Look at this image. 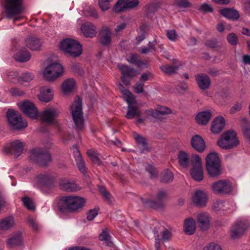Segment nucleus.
Returning a JSON list of instances; mask_svg holds the SVG:
<instances>
[{
	"instance_id": "obj_5",
	"label": "nucleus",
	"mask_w": 250,
	"mask_h": 250,
	"mask_svg": "<svg viewBox=\"0 0 250 250\" xmlns=\"http://www.w3.org/2000/svg\"><path fill=\"white\" fill-rule=\"evenodd\" d=\"M60 49L65 54L73 58L79 57L82 53V46L77 41L65 39L61 42Z\"/></svg>"
},
{
	"instance_id": "obj_25",
	"label": "nucleus",
	"mask_w": 250,
	"mask_h": 250,
	"mask_svg": "<svg viewBox=\"0 0 250 250\" xmlns=\"http://www.w3.org/2000/svg\"><path fill=\"white\" fill-rule=\"evenodd\" d=\"M22 239L19 233H16L12 234L6 240V244L9 248H14L21 245Z\"/></svg>"
},
{
	"instance_id": "obj_13",
	"label": "nucleus",
	"mask_w": 250,
	"mask_h": 250,
	"mask_svg": "<svg viewBox=\"0 0 250 250\" xmlns=\"http://www.w3.org/2000/svg\"><path fill=\"white\" fill-rule=\"evenodd\" d=\"M138 0H118L113 8L116 13L135 8L139 4Z\"/></svg>"
},
{
	"instance_id": "obj_62",
	"label": "nucleus",
	"mask_w": 250,
	"mask_h": 250,
	"mask_svg": "<svg viewBox=\"0 0 250 250\" xmlns=\"http://www.w3.org/2000/svg\"><path fill=\"white\" fill-rule=\"evenodd\" d=\"M147 171L150 174L151 178H155L158 175L156 169L151 165H148L146 168Z\"/></svg>"
},
{
	"instance_id": "obj_10",
	"label": "nucleus",
	"mask_w": 250,
	"mask_h": 250,
	"mask_svg": "<svg viewBox=\"0 0 250 250\" xmlns=\"http://www.w3.org/2000/svg\"><path fill=\"white\" fill-rule=\"evenodd\" d=\"M32 160L40 167H47L52 161L51 155L40 148L32 149Z\"/></svg>"
},
{
	"instance_id": "obj_53",
	"label": "nucleus",
	"mask_w": 250,
	"mask_h": 250,
	"mask_svg": "<svg viewBox=\"0 0 250 250\" xmlns=\"http://www.w3.org/2000/svg\"><path fill=\"white\" fill-rule=\"evenodd\" d=\"M112 0H99L98 5L103 11L108 10L110 7V2Z\"/></svg>"
},
{
	"instance_id": "obj_47",
	"label": "nucleus",
	"mask_w": 250,
	"mask_h": 250,
	"mask_svg": "<svg viewBox=\"0 0 250 250\" xmlns=\"http://www.w3.org/2000/svg\"><path fill=\"white\" fill-rule=\"evenodd\" d=\"M178 68L179 67L178 66H173L169 65H162L160 67L161 70L168 75L175 74Z\"/></svg>"
},
{
	"instance_id": "obj_57",
	"label": "nucleus",
	"mask_w": 250,
	"mask_h": 250,
	"mask_svg": "<svg viewBox=\"0 0 250 250\" xmlns=\"http://www.w3.org/2000/svg\"><path fill=\"white\" fill-rule=\"evenodd\" d=\"M224 203H225L222 201H216L213 203L212 206L213 209L216 212H218L221 210H225Z\"/></svg>"
},
{
	"instance_id": "obj_11",
	"label": "nucleus",
	"mask_w": 250,
	"mask_h": 250,
	"mask_svg": "<svg viewBox=\"0 0 250 250\" xmlns=\"http://www.w3.org/2000/svg\"><path fill=\"white\" fill-rule=\"evenodd\" d=\"M232 184L228 180H218L211 185L212 192L216 194H228L232 191Z\"/></svg>"
},
{
	"instance_id": "obj_49",
	"label": "nucleus",
	"mask_w": 250,
	"mask_h": 250,
	"mask_svg": "<svg viewBox=\"0 0 250 250\" xmlns=\"http://www.w3.org/2000/svg\"><path fill=\"white\" fill-rule=\"evenodd\" d=\"M156 43V40H155L153 42H149L148 45V47H143L140 49V52L143 54H148L151 50H155V44Z\"/></svg>"
},
{
	"instance_id": "obj_45",
	"label": "nucleus",
	"mask_w": 250,
	"mask_h": 250,
	"mask_svg": "<svg viewBox=\"0 0 250 250\" xmlns=\"http://www.w3.org/2000/svg\"><path fill=\"white\" fill-rule=\"evenodd\" d=\"M173 5L182 9H187L192 7V3L188 0H174Z\"/></svg>"
},
{
	"instance_id": "obj_24",
	"label": "nucleus",
	"mask_w": 250,
	"mask_h": 250,
	"mask_svg": "<svg viewBox=\"0 0 250 250\" xmlns=\"http://www.w3.org/2000/svg\"><path fill=\"white\" fill-rule=\"evenodd\" d=\"M225 120L222 117H216L212 122L211 130L214 133H218L224 128Z\"/></svg>"
},
{
	"instance_id": "obj_60",
	"label": "nucleus",
	"mask_w": 250,
	"mask_h": 250,
	"mask_svg": "<svg viewBox=\"0 0 250 250\" xmlns=\"http://www.w3.org/2000/svg\"><path fill=\"white\" fill-rule=\"evenodd\" d=\"M144 83L137 82L133 86L134 92L136 93L139 94L144 92Z\"/></svg>"
},
{
	"instance_id": "obj_52",
	"label": "nucleus",
	"mask_w": 250,
	"mask_h": 250,
	"mask_svg": "<svg viewBox=\"0 0 250 250\" xmlns=\"http://www.w3.org/2000/svg\"><path fill=\"white\" fill-rule=\"evenodd\" d=\"M127 61L137 66H140L141 65L144 64V62L138 59L137 55L133 54H131L130 55L129 58L127 59Z\"/></svg>"
},
{
	"instance_id": "obj_50",
	"label": "nucleus",
	"mask_w": 250,
	"mask_h": 250,
	"mask_svg": "<svg viewBox=\"0 0 250 250\" xmlns=\"http://www.w3.org/2000/svg\"><path fill=\"white\" fill-rule=\"evenodd\" d=\"M191 162L192 167L202 166L201 159L198 155L192 154L191 156Z\"/></svg>"
},
{
	"instance_id": "obj_56",
	"label": "nucleus",
	"mask_w": 250,
	"mask_h": 250,
	"mask_svg": "<svg viewBox=\"0 0 250 250\" xmlns=\"http://www.w3.org/2000/svg\"><path fill=\"white\" fill-rule=\"evenodd\" d=\"M198 10L204 12L205 13H212L214 9L211 5L204 3L201 5V6L198 8Z\"/></svg>"
},
{
	"instance_id": "obj_59",
	"label": "nucleus",
	"mask_w": 250,
	"mask_h": 250,
	"mask_svg": "<svg viewBox=\"0 0 250 250\" xmlns=\"http://www.w3.org/2000/svg\"><path fill=\"white\" fill-rule=\"evenodd\" d=\"M99 208H94L92 209H90L87 213V219L88 221H92L98 215V212Z\"/></svg>"
},
{
	"instance_id": "obj_31",
	"label": "nucleus",
	"mask_w": 250,
	"mask_h": 250,
	"mask_svg": "<svg viewBox=\"0 0 250 250\" xmlns=\"http://www.w3.org/2000/svg\"><path fill=\"white\" fill-rule=\"evenodd\" d=\"M211 113L209 111H204L199 112L196 117V120L198 124L202 125H206L210 120Z\"/></svg>"
},
{
	"instance_id": "obj_64",
	"label": "nucleus",
	"mask_w": 250,
	"mask_h": 250,
	"mask_svg": "<svg viewBox=\"0 0 250 250\" xmlns=\"http://www.w3.org/2000/svg\"><path fill=\"white\" fill-rule=\"evenodd\" d=\"M171 232L167 229H165V230L162 232V239L164 241H169L171 239Z\"/></svg>"
},
{
	"instance_id": "obj_51",
	"label": "nucleus",
	"mask_w": 250,
	"mask_h": 250,
	"mask_svg": "<svg viewBox=\"0 0 250 250\" xmlns=\"http://www.w3.org/2000/svg\"><path fill=\"white\" fill-rule=\"evenodd\" d=\"M42 42L40 39L32 37V51H39L42 46Z\"/></svg>"
},
{
	"instance_id": "obj_61",
	"label": "nucleus",
	"mask_w": 250,
	"mask_h": 250,
	"mask_svg": "<svg viewBox=\"0 0 250 250\" xmlns=\"http://www.w3.org/2000/svg\"><path fill=\"white\" fill-rule=\"evenodd\" d=\"M154 236L155 237V247L156 248V250H161L160 249V238L158 234V230L154 229L153 231Z\"/></svg>"
},
{
	"instance_id": "obj_4",
	"label": "nucleus",
	"mask_w": 250,
	"mask_h": 250,
	"mask_svg": "<svg viewBox=\"0 0 250 250\" xmlns=\"http://www.w3.org/2000/svg\"><path fill=\"white\" fill-rule=\"evenodd\" d=\"M4 9L7 19L14 18V21L19 20L17 16L23 11V0H4Z\"/></svg>"
},
{
	"instance_id": "obj_40",
	"label": "nucleus",
	"mask_w": 250,
	"mask_h": 250,
	"mask_svg": "<svg viewBox=\"0 0 250 250\" xmlns=\"http://www.w3.org/2000/svg\"><path fill=\"white\" fill-rule=\"evenodd\" d=\"M133 136L137 144L141 145L142 146L141 152H143L145 150H148L147 143L145 137L136 133H134Z\"/></svg>"
},
{
	"instance_id": "obj_16",
	"label": "nucleus",
	"mask_w": 250,
	"mask_h": 250,
	"mask_svg": "<svg viewBox=\"0 0 250 250\" xmlns=\"http://www.w3.org/2000/svg\"><path fill=\"white\" fill-rule=\"evenodd\" d=\"M248 228V226L243 222H238L233 226L231 231V236L233 239L241 237Z\"/></svg>"
},
{
	"instance_id": "obj_17",
	"label": "nucleus",
	"mask_w": 250,
	"mask_h": 250,
	"mask_svg": "<svg viewBox=\"0 0 250 250\" xmlns=\"http://www.w3.org/2000/svg\"><path fill=\"white\" fill-rule=\"evenodd\" d=\"M170 113L171 110L166 106H160L156 109H149L145 111L147 117L150 116L157 119H160L161 118V115L169 114Z\"/></svg>"
},
{
	"instance_id": "obj_32",
	"label": "nucleus",
	"mask_w": 250,
	"mask_h": 250,
	"mask_svg": "<svg viewBox=\"0 0 250 250\" xmlns=\"http://www.w3.org/2000/svg\"><path fill=\"white\" fill-rule=\"evenodd\" d=\"M59 187L61 189L67 192L76 191L79 189V187L75 183L63 180L61 181Z\"/></svg>"
},
{
	"instance_id": "obj_36",
	"label": "nucleus",
	"mask_w": 250,
	"mask_h": 250,
	"mask_svg": "<svg viewBox=\"0 0 250 250\" xmlns=\"http://www.w3.org/2000/svg\"><path fill=\"white\" fill-rule=\"evenodd\" d=\"M191 175L195 181H201L204 177L203 167H192Z\"/></svg>"
},
{
	"instance_id": "obj_22",
	"label": "nucleus",
	"mask_w": 250,
	"mask_h": 250,
	"mask_svg": "<svg viewBox=\"0 0 250 250\" xmlns=\"http://www.w3.org/2000/svg\"><path fill=\"white\" fill-rule=\"evenodd\" d=\"M38 99L40 101L48 103L53 98L52 89L46 86L42 87L40 89V92L38 94Z\"/></svg>"
},
{
	"instance_id": "obj_43",
	"label": "nucleus",
	"mask_w": 250,
	"mask_h": 250,
	"mask_svg": "<svg viewBox=\"0 0 250 250\" xmlns=\"http://www.w3.org/2000/svg\"><path fill=\"white\" fill-rule=\"evenodd\" d=\"M99 239L100 241H104L106 246L112 247V242L110 241V236L109 235L107 229H104L102 232L99 235Z\"/></svg>"
},
{
	"instance_id": "obj_39",
	"label": "nucleus",
	"mask_w": 250,
	"mask_h": 250,
	"mask_svg": "<svg viewBox=\"0 0 250 250\" xmlns=\"http://www.w3.org/2000/svg\"><path fill=\"white\" fill-rule=\"evenodd\" d=\"M178 160L179 165L183 167H187L189 164V158L188 154L183 151H181L178 155Z\"/></svg>"
},
{
	"instance_id": "obj_6",
	"label": "nucleus",
	"mask_w": 250,
	"mask_h": 250,
	"mask_svg": "<svg viewBox=\"0 0 250 250\" xmlns=\"http://www.w3.org/2000/svg\"><path fill=\"white\" fill-rule=\"evenodd\" d=\"M47 62H50L43 71V77L48 82H52L62 76L63 69L62 65L57 62H50L49 59Z\"/></svg>"
},
{
	"instance_id": "obj_9",
	"label": "nucleus",
	"mask_w": 250,
	"mask_h": 250,
	"mask_svg": "<svg viewBox=\"0 0 250 250\" xmlns=\"http://www.w3.org/2000/svg\"><path fill=\"white\" fill-rule=\"evenodd\" d=\"M6 117L9 125L13 129L20 130L27 126V122L23 120L21 114L14 109H8Z\"/></svg>"
},
{
	"instance_id": "obj_48",
	"label": "nucleus",
	"mask_w": 250,
	"mask_h": 250,
	"mask_svg": "<svg viewBox=\"0 0 250 250\" xmlns=\"http://www.w3.org/2000/svg\"><path fill=\"white\" fill-rule=\"evenodd\" d=\"M99 191L102 194L103 198L105 199V201L110 205H112V202L110 198V193L106 190L105 188L103 186H98Z\"/></svg>"
},
{
	"instance_id": "obj_38",
	"label": "nucleus",
	"mask_w": 250,
	"mask_h": 250,
	"mask_svg": "<svg viewBox=\"0 0 250 250\" xmlns=\"http://www.w3.org/2000/svg\"><path fill=\"white\" fill-rule=\"evenodd\" d=\"M35 180L40 185L48 186L51 183L50 177L47 174H39L36 176Z\"/></svg>"
},
{
	"instance_id": "obj_28",
	"label": "nucleus",
	"mask_w": 250,
	"mask_h": 250,
	"mask_svg": "<svg viewBox=\"0 0 250 250\" xmlns=\"http://www.w3.org/2000/svg\"><path fill=\"white\" fill-rule=\"evenodd\" d=\"M17 106L21 112L31 118V102L30 100H23L17 103Z\"/></svg>"
},
{
	"instance_id": "obj_34",
	"label": "nucleus",
	"mask_w": 250,
	"mask_h": 250,
	"mask_svg": "<svg viewBox=\"0 0 250 250\" xmlns=\"http://www.w3.org/2000/svg\"><path fill=\"white\" fill-rule=\"evenodd\" d=\"M75 81L73 79H68L65 80L62 84V89L63 93L68 94L74 89Z\"/></svg>"
},
{
	"instance_id": "obj_15",
	"label": "nucleus",
	"mask_w": 250,
	"mask_h": 250,
	"mask_svg": "<svg viewBox=\"0 0 250 250\" xmlns=\"http://www.w3.org/2000/svg\"><path fill=\"white\" fill-rule=\"evenodd\" d=\"M111 30L106 26H103L99 31L98 39L100 43L105 46L110 45L112 41Z\"/></svg>"
},
{
	"instance_id": "obj_12",
	"label": "nucleus",
	"mask_w": 250,
	"mask_h": 250,
	"mask_svg": "<svg viewBox=\"0 0 250 250\" xmlns=\"http://www.w3.org/2000/svg\"><path fill=\"white\" fill-rule=\"evenodd\" d=\"M24 144L20 140H15L7 145L4 148V151L9 153L14 157H19L23 152L24 149Z\"/></svg>"
},
{
	"instance_id": "obj_2",
	"label": "nucleus",
	"mask_w": 250,
	"mask_h": 250,
	"mask_svg": "<svg viewBox=\"0 0 250 250\" xmlns=\"http://www.w3.org/2000/svg\"><path fill=\"white\" fill-rule=\"evenodd\" d=\"M206 168L209 177H216L221 174V161L217 153L211 152L207 155Z\"/></svg>"
},
{
	"instance_id": "obj_29",
	"label": "nucleus",
	"mask_w": 250,
	"mask_h": 250,
	"mask_svg": "<svg viewBox=\"0 0 250 250\" xmlns=\"http://www.w3.org/2000/svg\"><path fill=\"white\" fill-rule=\"evenodd\" d=\"M220 14L225 18L232 20H237L240 15L238 12L233 9L225 8L220 10Z\"/></svg>"
},
{
	"instance_id": "obj_19",
	"label": "nucleus",
	"mask_w": 250,
	"mask_h": 250,
	"mask_svg": "<svg viewBox=\"0 0 250 250\" xmlns=\"http://www.w3.org/2000/svg\"><path fill=\"white\" fill-rule=\"evenodd\" d=\"M15 225L14 218L7 216L0 220V234L11 229Z\"/></svg>"
},
{
	"instance_id": "obj_21",
	"label": "nucleus",
	"mask_w": 250,
	"mask_h": 250,
	"mask_svg": "<svg viewBox=\"0 0 250 250\" xmlns=\"http://www.w3.org/2000/svg\"><path fill=\"white\" fill-rule=\"evenodd\" d=\"M195 80L198 87L202 90L208 89L211 84L210 78L205 74H200L195 76Z\"/></svg>"
},
{
	"instance_id": "obj_44",
	"label": "nucleus",
	"mask_w": 250,
	"mask_h": 250,
	"mask_svg": "<svg viewBox=\"0 0 250 250\" xmlns=\"http://www.w3.org/2000/svg\"><path fill=\"white\" fill-rule=\"evenodd\" d=\"M75 158L77 165L79 170L81 172L84 173V172H86L85 163L83 160L82 159L81 155L79 150H78L76 152Z\"/></svg>"
},
{
	"instance_id": "obj_14",
	"label": "nucleus",
	"mask_w": 250,
	"mask_h": 250,
	"mask_svg": "<svg viewBox=\"0 0 250 250\" xmlns=\"http://www.w3.org/2000/svg\"><path fill=\"white\" fill-rule=\"evenodd\" d=\"M59 112L56 108H48L44 110L41 114V120L47 124L55 123V119L58 116Z\"/></svg>"
},
{
	"instance_id": "obj_8",
	"label": "nucleus",
	"mask_w": 250,
	"mask_h": 250,
	"mask_svg": "<svg viewBox=\"0 0 250 250\" xmlns=\"http://www.w3.org/2000/svg\"><path fill=\"white\" fill-rule=\"evenodd\" d=\"M236 135V133L234 131H227L218 140L217 144L225 149H231L236 147L239 142Z\"/></svg>"
},
{
	"instance_id": "obj_63",
	"label": "nucleus",
	"mask_w": 250,
	"mask_h": 250,
	"mask_svg": "<svg viewBox=\"0 0 250 250\" xmlns=\"http://www.w3.org/2000/svg\"><path fill=\"white\" fill-rule=\"evenodd\" d=\"M86 12L87 16H89L96 19H98L99 18V16L97 11L93 7H88V8L86 10Z\"/></svg>"
},
{
	"instance_id": "obj_20",
	"label": "nucleus",
	"mask_w": 250,
	"mask_h": 250,
	"mask_svg": "<svg viewBox=\"0 0 250 250\" xmlns=\"http://www.w3.org/2000/svg\"><path fill=\"white\" fill-rule=\"evenodd\" d=\"M191 145L195 150L200 153L203 152L206 147L205 142L203 138L199 135H194L192 137Z\"/></svg>"
},
{
	"instance_id": "obj_30",
	"label": "nucleus",
	"mask_w": 250,
	"mask_h": 250,
	"mask_svg": "<svg viewBox=\"0 0 250 250\" xmlns=\"http://www.w3.org/2000/svg\"><path fill=\"white\" fill-rule=\"evenodd\" d=\"M184 231L186 234L192 235L196 230V223L195 220L191 218H187L184 224Z\"/></svg>"
},
{
	"instance_id": "obj_35",
	"label": "nucleus",
	"mask_w": 250,
	"mask_h": 250,
	"mask_svg": "<svg viewBox=\"0 0 250 250\" xmlns=\"http://www.w3.org/2000/svg\"><path fill=\"white\" fill-rule=\"evenodd\" d=\"M141 111L137 106L128 105L125 117L128 119H132L135 116L139 117L141 116Z\"/></svg>"
},
{
	"instance_id": "obj_27",
	"label": "nucleus",
	"mask_w": 250,
	"mask_h": 250,
	"mask_svg": "<svg viewBox=\"0 0 250 250\" xmlns=\"http://www.w3.org/2000/svg\"><path fill=\"white\" fill-rule=\"evenodd\" d=\"M197 222L201 230H206L209 228L210 219L208 214L205 213L199 214L197 215Z\"/></svg>"
},
{
	"instance_id": "obj_54",
	"label": "nucleus",
	"mask_w": 250,
	"mask_h": 250,
	"mask_svg": "<svg viewBox=\"0 0 250 250\" xmlns=\"http://www.w3.org/2000/svg\"><path fill=\"white\" fill-rule=\"evenodd\" d=\"M227 40L232 45H236L238 42V37L233 33H229L227 35Z\"/></svg>"
},
{
	"instance_id": "obj_46",
	"label": "nucleus",
	"mask_w": 250,
	"mask_h": 250,
	"mask_svg": "<svg viewBox=\"0 0 250 250\" xmlns=\"http://www.w3.org/2000/svg\"><path fill=\"white\" fill-rule=\"evenodd\" d=\"M86 153L94 164L97 165H100L101 164V161L99 158V153L96 151L88 150Z\"/></svg>"
},
{
	"instance_id": "obj_7",
	"label": "nucleus",
	"mask_w": 250,
	"mask_h": 250,
	"mask_svg": "<svg viewBox=\"0 0 250 250\" xmlns=\"http://www.w3.org/2000/svg\"><path fill=\"white\" fill-rule=\"evenodd\" d=\"M167 194L166 190H160L156 194L154 199H150L147 197H141L140 199L145 208H161L164 207V202L167 198Z\"/></svg>"
},
{
	"instance_id": "obj_58",
	"label": "nucleus",
	"mask_w": 250,
	"mask_h": 250,
	"mask_svg": "<svg viewBox=\"0 0 250 250\" xmlns=\"http://www.w3.org/2000/svg\"><path fill=\"white\" fill-rule=\"evenodd\" d=\"M23 206L28 210H31V199L27 196H24L21 198Z\"/></svg>"
},
{
	"instance_id": "obj_33",
	"label": "nucleus",
	"mask_w": 250,
	"mask_h": 250,
	"mask_svg": "<svg viewBox=\"0 0 250 250\" xmlns=\"http://www.w3.org/2000/svg\"><path fill=\"white\" fill-rule=\"evenodd\" d=\"M118 68L121 70L122 76L132 78L135 76L136 71L135 69L131 68L127 65L119 64Z\"/></svg>"
},
{
	"instance_id": "obj_3",
	"label": "nucleus",
	"mask_w": 250,
	"mask_h": 250,
	"mask_svg": "<svg viewBox=\"0 0 250 250\" xmlns=\"http://www.w3.org/2000/svg\"><path fill=\"white\" fill-rule=\"evenodd\" d=\"M70 108L76 129L77 131L82 130L84 127V119L82 112V100L79 96L76 97L70 105Z\"/></svg>"
},
{
	"instance_id": "obj_18",
	"label": "nucleus",
	"mask_w": 250,
	"mask_h": 250,
	"mask_svg": "<svg viewBox=\"0 0 250 250\" xmlns=\"http://www.w3.org/2000/svg\"><path fill=\"white\" fill-rule=\"evenodd\" d=\"M192 201L193 203L197 207L203 208L206 206L208 197L206 193L202 190L196 191L192 197Z\"/></svg>"
},
{
	"instance_id": "obj_41",
	"label": "nucleus",
	"mask_w": 250,
	"mask_h": 250,
	"mask_svg": "<svg viewBox=\"0 0 250 250\" xmlns=\"http://www.w3.org/2000/svg\"><path fill=\"white\" fill-rule=\"evenodd\" d=\"M241 121L244 136L245 138L250 141V124L245 118H243Z\"/></svg>"
},
{
	"instance_id": "obj_37",
	"label": "nucleus",
	"mask_w": 250,
	"mask_h": 250,
	"mask_svg": "<svg viewBox=\"0 0 250 250\" xmlns=\"http://www.w3.org/2000/svg\"><path fill=\"white\" fill-rule=\"evenodd\" d=\"M174 179V175L169 169L164 170L160 176V181L162 183H170Z\"/></svg>"
},
{
	"instance_id": "obj_42",
	"label": "nucleus",
	"mask_w": 250,
	"mask_h": 250,
	"mask_svg": "<svg viewBox=\"0 0 250 250\" xmlns=\"http://www.w3.org/2000/svg\"><path fill=\"white\" fill-rule=\"evenodd\" d=\"M31 81V75L30 72L22 73L20 77L18 78V83L25 86L29 85Z\"/></svg>"
},
{
	"instance_id": "obj_55",
	"label": "nucleus",
	"mask_w": 250,
	"mask_h": 250,
	"mask_svg": "<svg viewBox=\"0 0 250 250\" xmlns=\"http://www.w3.org/2000/svg\"><path fill=\"white\" fill-rule=\"evenodd\" d=\"M228 94L227 92L222 91L218 93L215 96L216 100L221 104H223L226 103V99L228 97Z\"/></svg>"
},
{
	"instance_id": "obj_23",
	"label": "nucleus",
	"mask_w": 250,
	"mask_h": 250,
	"mask_svg": "<svg viewBox=\"0 0 250 250\" xmlns=\"http://www.w3.org/2000/svg\"><path fill=\"white\" fill-rule=\"evenodd\" d=\"M81 30L86 37L93 38L96 35V27L90 22H86L82 24Z\"/></svg>"
},
{
	"instance_id": "obj_1",
	"label": "nucleus",
	"mask_w": 250,
	"mask_h": 250,
	"mask_svg": "<svg viewBox=\"0 0 250 250\" xmlns=\"http://www.w3.org/2000/svg\"><path fill=\"white\" fill-rule=\"evenodd\" d=\"M85 203L84 198L79 196L62 197L57 203L58 209L62 213L75 212L83 208Z\"/></svg>"
},
{
	"instance_id": "obj_26",
	"label": "nucleus",
	"mask_w": 250,
	"mask_h": 250,
	"mask_svg": "<svg viewBox=\"0 0 250 250\" xmlns=\"http://www.w3.org/2000/svg\"><path fill=\"white\" fill-rule=\"evenodd\" d=\"M14 59L20 62H26L29 60L30 55L29 52H27L24 48L17 49L15 53L13 55Z\"/></svg>"
}]
</instances>
